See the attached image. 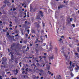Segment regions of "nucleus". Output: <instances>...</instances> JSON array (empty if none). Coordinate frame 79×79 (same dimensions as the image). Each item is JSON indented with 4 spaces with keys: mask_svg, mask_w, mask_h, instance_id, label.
Listing matches in <instances>:
<instances>
[{
    "mask_svg": "<svg viewBox=\"0 0 79 79\" xmlns=\"http://www.w3.org/2000/svg\"><path fill=\"white\" fill-rule=\"evenodd\" d=\"M13 73H16V71L14 70L13 71Z\"/></svg>",
    "mask_w": 79,
    "mask_h": 79,
    "instance_id": "obj_42",
    "label": "nucleus"
},
{
    "mask_svg": "<svg viewBox=\"0 0 79 79\" xmlns=\"http://www.w3.org/2000/svg\"><path fill=\"white\" fill-rule=\"evenodd\" d=\"M2 21H0V24H2Z\"/></svg>",
    "mask_w": 79,
    "mask_h": 79,
    "instance_id": "obj_53",
    "label": "nucleus"
},
{
    "mask_svg": "<svg viewBox=\"0 0 79 79\" xmlns=\"http://www.w3.org/2000/svg\"><path fill=\"white\" fill-rule=\"evenodd\" d=\"M28 68H27V69H26V71L27 72V71H28Z\"/></svg>",
    "mask_w": 79,
    "mask_h": 79,
    "instance_id": "obj_34",
    "label": "nucleus"
},
{
    "mask_svg": "<svg viewBox=\"0 0 79 79\" xmlns=\"http://www.w3.org/2000/svg\"><path fill=\"white\" fill-rule=\"evenodd\" d=\"M32 65H33V66H35V67H36V66L34 64H33L32 65H31V66H32Z\"/></svg>",
    "mask_w": 79,
    "mask_h": 79,
    "instance_id": "obj_24",
    "label": "nucleus"
},
{
    "mask_svg": "<svg viewBox=\"0 0 79 79\" xmlns=\"http://www.w3.org/2000/svg\"><path fill=\"white\" fill-rule=\"evenodd\" d=\"M43 67H44V66H45V64H43Z\"/></svg>",
    "mask_w": 79,
    "mask_h": 79,
    "instance_id": "obj_49",
    "label": "nucleus"
},
{
    "mask_svg": "<svg viewBox=\"0 0 79 79\" xmlns=\"http://www.w3.org/2000/svg\"><path fill=\"white\" fill-rule=\"evenodd\" d=\"M23 77L24 78H26L27 76H26V75H24V76H23Z\"/></svg>",
    "mask_w": 79,
    "mask_h": 79,
    "instance_id": "obj_21",
    "label": "nucleus"
},
{
    "mask_svg": "<svg viewBox=\"0 0 79 79\" xmlns=\"http://www.w3.org/2000/svg\"><path fill=\"white\" fill-rule=\"evenodd\" d=\"M10 72H7V74H10Z\"/></svg>",
    "mask_w": 79,
    "mask_h": 79,
    "instance_id": "obj_59",
    "label": "nucleus"
},
{
    "mask_svg": "<svg viewBox=\"0 0 79 79\" xmlns=\"http://www.w3.org/2000/svg\"><path fill=\"white\" fill-rule=\"evenodd\" d=\"M3 32H5L6 31V30L5 29H3L2 30Z\"/></svg>",
    "mask_w": 79,
    "mask_h": 79,
    "instance_id": "obj_38",
    "label": "nucleus"
},
{
    "mask_svg": "<svg viewBox=\"0 0 79 79\" xmlns=\"http://www.w3.org/2000/svg\"><path fill=\"white\" fill-rule=\"evenodd\" d=\"M76 66H77V68H76L75 69L76 70H78V69H79V67L78 66H77V64H76Z\"/></svg>",
    "mask_w": 79,
    "mask_h": 79,
    "instance_id": "obj_8",
    "label": "nucleus"
},
{
    "mask_svg": "<svg viewBox=\"0 0 79 79\" xmlns=\"http://www.w3.org/2000/svg\"><path fill=\"white\" fill-rule=\"evenodd\" d=\"M43 23V27H44L45 26V23Z\"/></svg>",
    "mask_w": 79,
    "mask_h": 79,
    "instance_id": "obj_25",
    "label": "nucleus"
},
{
    "mask_svg": "<svg viewBox=\"0 0 79 79\" xmlns=\"http://www.w3.org/2000/svg\"><path fill=\"white\" fill-rule=\"evenodd\" d=\"M13 10H16V9H15V8H14V9H13Z\"/></svg>",
    "mask_w": 79,
    "mask_h": 79,
    "instance_id": "obj_60",
    "label": "nucleus"
},
{
    "mask_svg": "<svg viewBox=\"0 0 79 79\" xmlns=\"http://www.w3.org/2000/svg\"><path fill=\"white\" fill-rule=\"evenodd\" d=\"M8 71V69H6V71Z\"/></svg>",
    "mask_w": 79,
    "mask_h": 79,
    "instance_id": "obj_63",
    "label": "nucleus"
},
{
    "mask_svg": "<svg viewBox=\"0 0 79 79\" xmlns=\"http://www.w3.org/2000/svg\"><path fill=\"white\" fill-rule=\"evenodd\" d=\"M75 55H78V53H75Z\"/></svg>",
    "mask_w": 79,
    "mask_h": 79,
    "instance_id": "obj_40",
    "label": "nucleus"
},
{
    "mask_svg": "<svg viewBox=\"0 0 79 79\" xmlns=\"http://www.w3.org/2000/svg\"><path fill=\"white\" fill-rule=\"evenodd\" d=\"M25 35H26V37H27V36H28V34H26Z\"/></svg>",
    "mask_w": 79,
    "mask_h": 79,
    "instance_id": "obj_39",
    "label": "nucleus"
},
{
    "mask_svg": "<svg viewBox=\"0 0 79 79\" xmlns=\"http://www.w3.org/2000/svg\"><path fill=\"white\" fill-rule=\"evenodd\" d=\"M43 64H40V67H43Z\"/></svg>",
    "mask_w": 79,
    "mask_h": 79,
    "instance_id": "obj_23",
    "label": "nucleus"
},
{
    "mask_svg": "<svg viewBox=\"0 0 79 79\" xmlns=\"http://www.w3.org/2000/svg\"><path fill=\"white\" fill-rule=\"evenodd\" d=\"M72 63V62L70 61V63H69V64H70L71 67H70L69 69H70V70L71 71H73V68H72V66L73 68L74 67V66H74V65H73V64L71 65Z\"/></svg>",
    "mask_w": 79,
    "mask_h": 79,
    "instance_id": "obj_2",
    "label": "nucleus"
},
{
    "mask_svg": "<svg viewBox=\"0 0 79 79\" xmlns=\"http://www.w3.org/2000/svg\"><path fill=\"white\" fill-rule=\"evenodd\" d=\"M72 26H73V27H75V25H74V24H73L72 25Z\"/></svg>",
    "mask_w": 79,
    "mask_h": 79,
    "instance_id": "obj_36",
    "label": "nucleus"
},
{
    "mask_svg": "<svg viewBox=\"0 0 79 79\" xmlns=\"http://www.w3.org/2000/svg\"><path fill=\"white\" fill-rule=\"evenodd\" d=\"M64 6L63 5H61L58 7V9H60V8H62Z\"/></svg>",
    "mask_w": 79,
    "mask_h": 79,
    "instance_id": "obj_4",
    "label": "nucleus"
},
{
    "mask_svg": "<svg viewBox=\"0 0 79 79\" xmlns=\"http://www.w3.org/2000/svg\"><path fill=\"white\" fill-rule=\"evenodd\" d=\"M12 3H14V0H12Z\"/></svg>",
    "mask_w": 79,
    "mask_h": 79,
    "instance_id": "obj_50",
    "label": "nucleus"
},
{
    "mask_svg": "<svg viewBox=\"0 0 79 79\" xmlns=\"http://www.w3.org/2000/svg\"><path fill=\"white\" fill-rule=\"evenodd\" d=\"M15 63H18V60H15Z\"/></svg>",
    "mask_w": 79,
    "mask_h": 79,
    "instance_id": "obj_20",
    "label": "nucleus"
},
{
    "mask_svg": "<svg viewBox=\"0 0 79 79\" xmlns=\"http://www.w3.org/2000/svg\"><path fill=\"white\" fill-rule=\"evenodd\" d=\"M41 40H43V39H42V38L41 37Z\"/></svg>",
    "mask_w": 79,
    "mask_h": 79,
    "instance_id": "obj_58",
    "label": "nucleus"
},
{
    "mask_svg": "<svg viewBox=\"0 0 79 79\" xmlns=\"http://www.w3.org/2000/svg\"><path fill=\"white\" fill-rule=\"evenodd\" d=\"M10 24H12V23H13L11 22H10Z\"/></svg>",
    "mask_w": 79,
    "mask_h": 79,
    "instance_id": "obj_62",
    "label": "nucleus"
},
{
    "mask_svg": "<svg viewBox=\"0 0 79 79\" xmlns=\"http://www.w3.org/2000/svg\"><path fill=\"white\" fill-rule=\"evenodd\" d=\"M4 2L5 3V4L6 5L5 6H6V2Z\"/></svg>",
    "mask_w": 79,
    "mask_h": 79,
    "instance_id": "obj_44",
    "label": "nucleus"
},
{
    "mask_svg": "<svg viewBox=\"0 0 79 79\" xmlns=\"http://www.w3.org/2000/svg\"><path fill=\"white\" fill-rule=\"evenodd\" d=\"M73 19L72 18H71L70 19V21L71 22H72L73 21Z\"/></svg>",
    "mask_w": 79,
    "mask_h": 79,
    "instance_id": "obj_15",
    "label": "nucleus"
},
{
    "mask_svg": "<svg viewBox=\"0 0 79 79\" xmlns=\"http://www.w3.org/2000/svg\"><path fill=\"white\" fill-rule=\"evenodd\" d=\"M62 40V39L61 38H60V39L59 40V42H61Z\"/></svg>",
    "mask_w": 79,
    "mask_h": 79,
    "instance_id": "obj_28",
    "label": "nucleus"
},
{
    "mask_svg": "<svg viewBox=\"0 0 79 79\" xmlns=\"http://www.w3.org/2000/svg\"><path fill=\"white\" fill-rule=\"evenodd\" d=\"M6 3H10V2L7 1V0H6Z\"/></svg>",
    "mask_w": 79,
    "mask_h": 79,
    "instance_id": "obj_27",
    "label": "nucleus"
},
{
    "mask_svg": "<svg viewBox=\"0 0 79 79\" xmlns=\"http://www.w3.org/2000/svg\"><path fill=\"white\" fill-rule=\"evenodd\" d=\"M48 73H49V74H51V72H50V71H48Z\"/></svg>",
    "mask_w": 79,
    "mask_h": 79,
    "instance_id": "obj_33",
    "label": "nucleus"
},
{
    "mask_svg": "<svg viewBox=\"0 0 79 79\" xmlns=\"http://www.w3.org/2000/svg\"><path fill=\"white\" fill-rule=\"evenodd\" d=\"M37 66H40V64H39V63H37L36 64Z\"/></svg>",
    "mask_w": 79,
    "mask_h": 79,
    "instance_id": "obj_12",
    "label": "nucleus"
},
{
    "mask_svg": "<svg viewBox=\"0 0 79 79\" xmlns=\"http://www.w3.org/2000/svg\"><path fill=\"white\" fill-rule=\"evenodd\" d=\"M43 58H46V56H44L43 57Z\"/></svg>",
    "mask_w": 79,
    "mask_h": 79,
    "instance_id": "obj_55",
    "label": "nucleus"
},
{
    "mask_svg": "<svg viewBox=\"0 0 79 79\" xmlns=\"http://www.w3.org/2000/svg\"><path fill=\"white\" fill-rule=\"evenodd\" d=\"M10 54H11V59L13 60V54L11 52H10Z\"/></svg>",
    "mask_w": 79,
    "mask_h": 79,
    "instance_id": "obj_10",
    "label": "nucleus"
},
{
    "mask_svg": "<svg viewBox=\"0 0 79 79\" xmlns=\"http://www.w3.org/2000/svg\"><path fill=\"white\" fill-rule=\"evenodd\" d=\"M40 13L41 16L44 17V15H43V12L42 11H40Z\"/></svg>",
    "mask_w": 79,
    "mask_h": 79,
    "instance_id": "obj_6",
    "label": "nucleus"
},
{
    "mask_svg": "<svg viewBox=\"0 0 79 79\" xmlns=\"http://www.w3.org/2000/svg\"><path fill=\"white\" fill-rule=\"evenodd\" d=\"M8 52H10V49L9 48H8Z\"/></svg>",
    "mask_w": 79,
    "mask_h": 79,
    "instance_id": "obj_47",
    "label": "nucleus"
},
{
    "mask_svg": "<svg viewBox=\"0 0 79 79\" xmlns=\"http://www.w3.org/2000/svg\"><path fill=\"white\" fill-rule=\"evenodd\" d=\"M47 69H48V70H49V69H50V66L47 65Z\"/></svg>",
    "mask_w": 79,
    "mask_h": 79,
    "instance_id": "obj_11",
    "label": "nucleus"
},
{
    "mask_svg": "<svg viewBox=\"0 0 79 79\" xmlns=\"http://www.w3.org/2000/svg\"><path fill=\"white\" fill-rule=\"evenodd\" d=\"M52 47H50L49 48L50 50H49V51H50V50H52Z\"/></svg>",
    "mask_w": 79,
    "mask_h": 79,
    "instance_id": "obj_26",
    "label": "nucleus"
},
{
    "mask_svg": "<svg viewBox=\"0 0 79 79\" xmlns=\"http://www.w3.org/2000/svg\"><path fill=\"white\" fill-rule=\"evenodd\" d=\"M69 76H67V79H69Z\"/></svg>",
    "mask_w": 79,
    "mask_h": 79,
    "instance_id": "obj_46",
    "label": "nucleus"
},
{
    "mask_svg": "<svg viewBox=\"0 0 79 79\" xmlns=\"http://www.w3.org/2000/svg\"><path fill=\"white\" fill-rule=\"evenodd\" d=\"M76 78L77 79H79V76H78L77 77H76Z\"/></svg>",
    "mask_w": 79,
    "mask_h": 79,
    "instance_id": "obj_29",
    "label": "nucleus"
},
{
    "mask_svg": "<svg viewBox=\"0 0 79 79\" xmlns=\"http://www.w3.org/2000/svg\"><path fill=\"white\" fill-rule=\"evenodd\" d=\"M67 24H69V18H68L67 19Z\"/></svg>",
    "mask_w": 79,
    "mask_h": 79,
    "instance_id": "obj_5",
    "label": "nucleus"
},
{
    "mask_svg": "<svg viewBox=\"0 0 79 79\" xmlns=\"http://www.w3.org/2000/svg\"><path fill=\"white\" fill-rule=\"evenodd\" d=\"M26 15H25L23 17V18H26Z\"/></svg>",
    "mask_w": 79,
    "mask_h": 79,
    "instance_id": "obj_64",
    "label": "nucleus"
},
{
    "mask_svg": "<svg viewBox=\"0 0 79 79\" xmlns=\"http://www.w3.org/2000/svg\"><path fill=\"white\" fill-rule=\"evenodd\" d=\"M10 30H12V28L10 27Z\"/></svg>",
    "mask_w": 79,
    "mask_h": 79,
    "instance_id": "obj_54",
    "label": "nucleus"
},
{
    "mask_svg": "<svg viewBox=\"0 0 79 79\" xmlns=\"http://www.w3.org/2000/svg\"><path fill=\"white\" fill-rule=\"evenodd\" d=\"M27 21H25V24H27Z\"/></svg>",
    "mask_w": 79,
    "mask_h": 79,
    "instance_id": "obj_41",
    "label": "nucleus"
},
{
    "mask_svg": "<svg viewBox=\"0 0 79 79\" xmlns=\"http://www.w3.org/2000/svg\"><path fill=\"white\" fill-rule=\"evenodd\" d=\"M51 43H52V42H51V41H50V43H49V44H50V46H51Z\"/></svg>",
    "mask_w": 79,
    "mask_h": 79,
    "instance_id": "obj_37",
    "label": "nucleus"
},
{
    "mask_svg": "<svg viewBox=\"0 0 79 79\" xmlns=\"http://www.w3.org/2000/svg\"><path fill=\"white\" fill-rule=\"evenodd\" d=\"M18 36V34H17L16 35H15V37H16V36Z\"/></svg>",
    "mask_w": 79,
    "mask_h": 79,
    "instance_id": "obj_56",
    "label": "nucleus"
},
{
    "mask_svg": "<svg viewBox=\"0 0 79 79\" xmlns=\"http://www.w3.org/2000/svg\"><path fill=\"white\" fill-rule=\"evenodd\" d=\"M40 73H44V71L42 70V69H40Z\"/></svg>",
    "mask_w": 79,
    "mask_h": 79,
    "instance_id": "obj_14",
    "label": "nucleus"
},
{
    "mask_svg": "<svg viewBox=\"0 0 79 79\" xmlns=\"http://www.w3.org/2000/svg\"><path fill=\"white\" fill-rule=\"evenodd\" d=\"M43 78H44V77H41V79H43Z\"/></svg>",
    "mask_w": 79,
    "mask_h": 79,
    "instance_id": "obj_61",
    "label": "nucleus"
},
{
    "mask_svg": "<svg viewBox=\"0 0 79 79\" xmlns=\"http://www.w3.org/2000/svg\"><path fill=\"white\" fill-rule=\"evenodd\" d=\"M15 72H16V73H15V74H17L18 73V69H16V70L15 71Z\"/></svg>",
    "mask_w": 79,
    "mask_h": 79,
    "instance_id": "obj_18",
    "label": "nucleus"
},
{
    "mask_svg": "<svg viewBox=\"0 0 79 79\" xmlns=\"http://www.w3.org/2000/svg\"><path fill=\"white\" fill-rule=\"evenodd\" d=\"M12 79H17L16 78H12Z\"/></svg>",
    "mask_w": 79,
    "mask_h": 79,
    "instance_id": "obj_45",
    "label": "nucleus"
},
{
    "mask_svg": "<svg viewBox=\"0 0 79 79\" xmlns=\"http://www.w3.org/2000/svg\"><path fill=\"white\" fill-rule=\"evenodd\" d=\"M46 49H48V45H46Z\"/></svg>",
    "mask_w": 79,
    "mask_h": 79,
    "instance_id": "obj_30",
    "label": "nucleus"
},
{
    "mask_svg": "<svg viewBox=\"0 0 79 79\" xmlns=\"http://www.w3.org/2000/svg\"><path fill=\"white\" fill-rule=\"evenodd\" d=\"M54 57H53V56H51L50 57H49V59L50 60H53V59Z\"/></svg>",
    "mask_w": 79,
    "mask_h": 79,
    "instance_id": "obj_9",
    "label": "nucleus"
},
{
    "mask_svg": "<svg viewBox=\"0 0 79 79\" xmlns=\"http://www.w3.org/2000/svg\"><path fill=\"white\" fill-rule=\"evenodd\" d=\"M12 25H11V24H10L9 25V27H12Z\"/></svg>",
    "mask_w": 79,
    "mask_h": 79,
    "instance_id": "obj_31",
    "label": "nucleus"
},
{
    "mask_svg": "<svg viewBox=\"0 0 79 79\" xmlns=\"http://www.w3.org/2000/svg\"><path fill=\"white\" fill-rule=\"evenodd\" d=\"M31 32H32V33H34V34H35V31L34 30H32Z\"/></svg>",
    "mask_w": 79,
    "mask_h": 79,
    "instance_id": "obj_16",
    "label": "nucleus"
},
{
    "mask_svg": "<svg viewBox=\"0 0 79 79\" xmlns=\"http://www.w3.org/2000/svg\"><path fill=\"white\" fill-rule=\"evenodd\" d=\"M64 56L65 57V60L66 61V64L67 65L69 64V57H68V55L64 54Z\"/></svg>",
    "mask_w": 79,
    "mask_h": 79,
    "instance_id": "obj_1",
    "label": "nucleus"
},
{
    "mask_svg": "<svg viewBox=\"0 0 79 79\" xmlns=\"http://www.w3.org/2000/svg\"><path fill=\"white\" fill-rule=\"evenodd\" d=\"M27 32L28 34H29V29L27 30Z\"/></svg>",
    "mask_w": 79,
    "mask_h": 79,
    "instance_id": "obj_35",
    "label": "nucleus"
},
{
    "mask_svg": "<svg viewBox=\"0 0 79 79\" xmlns=\"http://www.w3.org/2000/svg\"><path fill=\"white\" fill-rule=\"evenodd\" d=\"M57 79H61V76L59 75V77H58Z\"/></svg>",
    "mask_w": 79,
    "mask_h": 79,
    "instance_id": "obj_17",
    "label": "nucleus"
},
{
    "mask_svg": "<svg viewBox=\"0 0 79 79\" xmlns=\"http://www.w3.org/2000/svg\"><path fill=\"white\" fill-rule=\"evenodd\" d=\"M64 3H65V4H66V5H67V4H68V2H65V1H64Z\"/></svg>",
    "mask_w": 79,
    "mask_h": 79,
    "instance_id": "obj_13",
    "label": "nucleus"
},
{
    "mask_svg": "<svg viewBox=\"0 0 79 79\" xmlns=\"http://www.w3.org/2000/svg\"><path fill=\"white\" fill-rule=\"evenodd\" d=\"M34 24H35V25H37L36 27L38 28H39V27H40V25H39V23H38L37 22L35 23Z\"/></svg>",
    "mask_w": 79,
    "mask_h": 79,
    "instance_id": "obj_3",
    "label": "nucleus"
},
{
    "mask_svg": "<svg viewBox=\"0 0 79 79\" xmlns=\"http://www.w3.org/2000/svg\"><path fill=\"white\" fill-rule=\"evenodd\" d=\"M37 19H40V20L41 19L40 18V17L39 16H37Z\"/></svg>",
    "mask_w": 79,
    "mask_h": 79,
    "instance_id": "obj_19",
    "label": "nucleus"
},
{
    "mask_svg": "<svg viewBox=\"0 0 79 79\" xmlns=\"http://www.w3.org/2000/svg\"><path fill=\"white\" fill-rule=\"evenodd\" d=\"M46 45V44L45 43H44L43 44V46H45V45Z\"/></svg>",
    "mask_w": 79,
    "mask_h": 79,
    "instance_id": "obj_32",
    "label": "nucleus"
},
{
    "mask_svg": "<svg viewBox=\"0 0 79 79\" xmlns=\"http://www.w3.org/2000/svg\"><path fill=\"white\" fill-rule=\"evenodd\" d=\"M27 24H30V23H29V22H27Z\"/></svg>",
    "mask_w": 79,
    "mask_h": 79,
    "instance_id": "obj_43",
    "label": "nucleus"
},
{
    "mask_svg": "<svg viewBox=\"0 0 79 79\" xmlns=\"http://www.w3.org/2000/svg\"><path fill=\"white\" fill-rule=\"evenodd\" d=\"M70 75L71 76L70 77L71 78V77H73V76H74V74H73V73H72V72H71L70 73Z\"/></svg>",
    "mask_w": 79,
    "mask_h": 79,
    "instance_id": "obj_7",
    "label": "nucleus"
},
{
    "mask_svg": "<svg viewBox=\"0 0 79 79\" xmlns=\"http://www.w3.org/2000/svg\"><path fill=\"white\" fill-rule=\"evenodd\" d=\"M77 52H79V48H77Z\"/></svg>",
    "mask_w": 79,
    "mask_h": 79,
    "instance_id": "obj_22",
    "label": "nucleus"
},
{
    "mask_svg": "<svg viewBox=\"0 0 79 79\" xmlns=\"http://www.w3.org/2000/svg\"><path fill=\"white\" fill-rule=\"evenodd\" d=\"M38 41V39H37L36 40V41L37 42Z\"/></svg>",
    "mask_w": 79,
    "mask_h": 79,
    "instance_id": "obj_51",
    "label": "nucleus"
},
{
    "mask_svg": "<svg viewBox=\"0 0 79 79\" xmlns=\"http://www.w3.org/2000/svg\"><path fill=\"white\" fill-rule=\"evenodd\" d=\"M0 79H2V76H0Z\"/></svg>",
    "mask_w": 79,
    "mask_h": 79,
    "instance_id": "obj_52",
    "label": "nucleus"
},
{
    "mask_svg": "<svg viewBox=\"0 0 79 79\" xmlns=\"http://www.w3.org/2000/svg\"><path fill=\"white\" fill-rule=\"evenodd\" d=\"M34 77L35 78L36 77H35V76H33V78H34Z\"/></svg>",
    "mask_w": 79,
    "mask_h": 79,
    "instance_id": "obj_57",
    "label": "nucleus"
},
{
    "mask_svg": "<svg viewBox=\"0 0 79 79\" xmlns=\"http://www.w3.org/2000/svg\"><path fill=\"white\" fill-rule=\"evenodd\" d=\"M20 44H22V43H23V42H22V41H20Z\"/></svg>",
    "mask_w": 79,
    "mask_h": 79,
    "instance_id": "obj_48",
    "label": "nucleus"
}]
</instances>
